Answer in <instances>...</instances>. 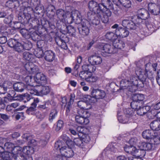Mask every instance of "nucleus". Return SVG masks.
<instances>
[{
	"label": "nucleus",
	"instance_id": "obj_12",
	"mask_svg": "<svg viewBox=\"0 0 160 160\" xmlns=\"http://www.w3.org/2000/svg\"><path fill=\"white\" fill-rule=\"evenodd\" d=\"M138 77L136 76H132L130 77L129 82L131 87V88H129L130 92H134L137 90L138 85Z\"/></svg>",
	"mask_w": 160,
	"mask_h": 160
},
{
	"label": "nucleus",
	"instance_id": "obj_22",
	"mask_svg": "<svg viewBox=\"0 0 160 160\" xmlns=\"http://www.w3.org/2000/svg\"><path fill=\"white\" fill-rule=\"evenodd\" d=\"M56 26L61 32L64 34L67 33L68 26L62 20H58L56 23Z\"/></svg>",
	"mask_w": 160,
	"mask_h": 160
},
{
	"label": "nucleus",
	"instance_id": "obj_34",
	"mask_svg": "<svg viewBox=\"0 0 160 160\" xmlns=\"http://www.w3.org/2000/svg\"><path fill=\"white\" fill-rule=\"evenodd\" d=\"M141 148H139L138 149H137L136 147L134 151L133 155L134 156L142 158L144 157L146 153V152L144 150L141 149Z\"/></svg>",
	"mask_w": 160,
	"mask_h": 160
},
{
	"label": "nucleus",
	"instance_id": "obj_59",
	"mask_svg": "<svg viewBox=\"0 0 160 160\" xmlns=\"http://www.w3.org/2000/svg\"><path fill=\"white\" fill-rule=\"evenodd\" d=\"M98 77L94 76H89L88 78L86 79V81L89 82H96L98 80Z\"/></svg>",
	"mask_w": 160,
	"mask_h": 160
},
{
	"label": "nucleus",
	"instance_id": "obj_14",
	"mask_svg": "<svg viewBox=\"0 0 160 160\" xmlns=\"http://www.w3.org/2000/svg\"><path fill=\"white\" fill-rule=\"evenodd\" d=\"M34 81L41 85L47 83V79L46 76L41 72L37 73L34 76Z\"/></svg>",
	"mask_w": 160,
	"mask_h": 160
},
{
	"label": "nucleus",
	"instance_id": "obj_13",
	"mask_svg": "<svg viewBox=\"0 0 160 160\" xmlns=\"http://www.w3.org/2000/svg\"><path fill=\"white\" fill-rule=\"evenodd\" d=\"M39 100L38 98H35L33 102L31 104V106L26 110V113L30 115H34L36 111V107L39 102Z\"/></svg>",
	"mask_w": 160,
	"mask_h": 160
},
{
	"label": "nucleus",
	"instance_id": "obj_17",
	"mask_svg": "<svg viewBox=\"0 0 160 160\" xmlns=\"http://www.w3.org/2000/svg\"><path fill=\"white\" fill-rule=\"evenodd\" d=\"M115 33H116L117 38L119 37L121 38L127 37L129 35V32L126 28L120 27L115 30Z\"/></svg>",
	"mask_w": 160,
	"mask_h": 160
},
{
	"label": "nucleus",
	"instance_id": "obj_8",
	"mask_svg": "<svg viewBox=\"0 0 160 160\" xmlns=\"http://www.w3.org/2000/svg\"><path fill=\"white\" fill-rule=\"evenodd\" d=\"M136 17V19L138 21H139L140 23L142 22V20H145L148 19L150 17V14L149 12L147 10L142 8L138 10L137 16H134Z\"/></svg>",
	"mask_w": 160,
	"mask_h": 160
},
{
	"label": "nucleus",
	"instance_id": "obj_35",
	"mask_svg": "<svg viewBox=\"0 0 160 160\" xmlns=\"http://www.w3.org/2000/svg\"><path fill=\"white\" fill-rule=\"evenodd\" d=\"M21 46L22 48L21 50V51H19V52H22L23 49L29 50L32 47V43L30 41H26L24 42L23 44L21 43Z\"/></svg>",
	"mask_w": 160,
	"mask_h": 160
},
{
	"label": "nucleus",
	"instance_id": "obj_27",
	"mask_svg": "<svg viewBox=\"0 0 160 160\" xmlns=\"http://www.w3.org/2000/svg\"><path fill=\"white\" fill-rule=\"evenodd\" d=\"M138 147L145 151L146 150H151L152 148L153 144L149 142H142L139 144Z\"/></svg>",
	"mask_w": 160,
	"mask_h": 160
},
{
	"label": "nucleus",
	"instance_id": "obj_55",
	"mask_svg": "<svg viewBox=\"0 0 160 160\" xmlns=\"http://www.w3.org/2000/svg\"><path fill=\"white\" fill-rule=\"evenodd\" d=\"M49 24V22L48 21L43 18L40 19V25H41L46 30L48 27Z\"/></svg>",
	"mask_w": 160,
	"mask_h": 160
},
{
	"label": "nucleus",
	"instance_id": "obj_47",
	"mask_svg": "<svg viewBox=\"0 0 160 160\" xmlns=\"http://www.w3.org/2000/svg\"><path fill=\"white\" fill-rule=\"evenodd\" d=\"M3 87H4L6 92L8 90L12 89L13 87V84L10 81H6L3 83Z\"/></svg>",
	"mask_w": 160,
	"mask_h": 160
},
{
	"label": "nucleus",
	"instance_id": "obj_1",
	"mask_svg": "<svg viewBox=\"0 0 160 160\" xmlns=\"http://www.w3.org/2000/svg\"><path fill=\"white\" fill-rule=\"evenodd\" d=\"M63 143L61 141H57L55 144L54 148L59 151L61 154L65 157L68 158L72 157L74 155V151L70 148H66V146H63Z\"/></svg>",
	"mask_w": 160,
	"mask_h": 160
},
{
	"label": "nucleus",
	"instance_id": "obj_30",
	"mask_svg": "<svg viewBox=\"0 0 160 160\" xmlns=\"http://www.w3.org/2000/svg\"><path fill=\"white\" fill-rule=\"evenodd\" d=\"M28 22L30 23L31 27L33 28H38L40 25V21L36 18L30 17Z\"/></svg>",
	"mask_w": 160,
	"mask_h": 160
},
{
	"label": "nucleus",
	"instance_id": "obj_15",
	"mask_svg": "<svg viewBox=\"0 0 160 160\" xmlns=\"http://www.w3.org/2000/svg\"><path fill=\"white\" fill-rule=\"evenodd\" d=\"M18 148V150H16L17 151L16 153H12V158L15 160H27V156L23 153L22 151H21V148Z\"/></svg>",
	"mask_w": 160,
	"mask_h": 160
},
{
	"label": "nucleus",
	"instance_id": "obj_16",
	"mask_svg": "<svg viewBox=\"0 0 160 160\" xmlns=\"http://www.w3.org/2000/svg\"><path fill=\"white\" fill-rule=\"evenodd\" d=\"M92 96L96 99H102L106 95L105 92L99 89H93L91 92Z\"/></svg>",
	"mask_w": 160,
	"mask_h": 160
},
{
	"label": "nucleus",
	"instance_id": "obj_57",
	"mask_svg": "<svg viewBox=\"0 0 160 160\" xmlns=\"http://www.w3.org/2000/svg\"><path fill=\"white\" fill-rule=\"evenodd\" d=\"M13 18L11 15L6 17L4 20V22L5 23L8 25L9 26L12 25L11 22L12 21Z\"/></svg>",
	"mask_w": 160,
	"mask_h": 160
},
{
	"label": "nucleus",
	"instance_id": "obj_20",
	"mask_svg": "<svg viewBox=\"0 0 160 160\" xmlns=\"http://www.w3.org/2000/svg\"><path fill=\"white\" fill-rule=\"evenodd\" d=\"M64 39L63 37L61 38L59 36H57L55 38L57 44L62 48L67 50L68 48Z\"/></svg>",
	"mask_w": 160,
	"mask_h": 160
},
{
	"label": "nucleus",
	"instance_id": "obj_48",
	"mask_svg": "<svg viewBox=\"0 0 160 160\" xmlns=\"http://www.w3.org/2000/svg\"><path fill=\"white\" fill-rule=\"evenodd\" d=\"M140 74L138 76V79L140 82H141L142 83H143V82H145L147 78V77L144 71H140Z\"/></svg>",
	"mask_w": 160,
	"mask_h": 160
},
{
	"label": "nucleus",
	"instance_id": "obj_46",
	"mask_svg": "<svg viewBox=\"0 0 160 160\" xmlns=\"http://www.w3.org/2000/svg\"><path fill=\"white\" fill-rule=\"evenodd\" d=\"M151 141L153 142L154 144H159L160 143V136L157 133H155L153 137L151 139Z\"/></svg>",
	"mask_w": 160,
	"mask_h": 160
},
{
	"label": "nucleus",
	"instance_id": "obj_6",
	"mask_svg": "<svg viewBox=\"0 0 160 160\" xmlns=\"http://www.w3.org/2000/svg\"><path fill=\"white\" fill-rule=\"evenodd\" d=\"M32 9L30 6L24 7L23 12H20L18 15V19L20 22L23 23L28 22L31 17L29 12Z\"/></svg>",
	"mask_w": 160,
	"mask_h": 160
},
{
	"label": "nucleus",
	"instance_id": "obj_60",
	"mask_svg": "<svg viewBox=\"0 0 160 160\" xmlns=\"http://www.w3.org/2000/svg\"><path fill=\"white\" fill-rule=\"evenodd\" d=\"M37 46L38 49L43 50L45 45L44 42L43 40H39L37 42Z\"/></svg>",
	"mask_w": 160,
	"mask_h": 160
},
{
	"label": "nucleus",
	"instance_id": "obj_4",
	"mask_svg": "<svg viewBox=\"0 0 160 160\" xmlns=\"http://www.w3.org/2000/svg\"><path fill=\"white\" fill-rule=\"evenodd\" d=\"M81 27L78 28L79 36L80 37L84 38L87 36L89 33V27L90 24L89 22L87 19H83L81 23Z\"/></svg>",
	"mask_w": 160,
	"mask_h": 160
},
{
	"label": "nucleus",
	"instance_id": "obj_2",
	"mask_svg": "<svg viewBox=\"0 0 160 160\" xmlns=\"http://www.w3.org/2000/svg\"><path fill=\"white\" fill-rule=\"evenodd\" d=\"M97 47L101 51V54L104 57L109 56L110 54H113L117 52V50L114 48L113 45L109 43L98 45Z\"/></svg>",
	"mask_w": 160,
	"mask_h": 160
},
{
	"label": "nucleus",
	"instance_id": "obj_31",
	"mask_svg": "<svg viewBox=\"0 0 160 160\" xmlns=\"http://www.w3.org/2000/svg\"><path fill=\"white\" fill-rule=\"evenodd\" d=\"M132 100L144 104L143 100L144 98V95L143 94L139 93L133 94L132 95Z\"/></svg>",
	"mask_w": 160,
	"mask_h": 160
},
{
	"label": "nucleus",
	"instance_id": "obj_56",
	"mask_svg": "<svg viewBox=\"0 0 160 160\" xmlns=\"http://www.w3.org/2000/svg\"><path fill=\"white\" fill-rule=\"evenodd\" d=\"M88 73L89 72H88L83 70L80 72L79 76L81 79H85L86 81V79L88 78V77L89 76L88 75Z\"/></svg>",
	"mask_w": 160,
	"mask_h": 160
},
{
	"label": "nucleus",
	"instance_id": "obj_63",
	"mask_svg": "<svg viewBox=\"0 0 160 160\" xmlns=\"http://www.w3.org/2000/svg\"><path fill=\"white\" fill-rule=\"evenodd\" d=\"M31 96L29 94L27 93L22 94V100H23L24 102H26L30 100L31 98Z\"/></svg>",
	"mask_w": 160,
	"mask_h": 160
},
{
	"label": "nucleus",
	"instance_id": "obj_19",
	"mask_svg": "<svg viewBox=\"0 0 160 160\" xmlns=\"http://www.w3.org/2000/svg\"><path fill=\"white\" fill-rule=\"evenodd\" d=\"M4 150H6L8 152H12V153H14L16 152V150H18V148H20L18 146H15L11 142H8L4 144Z\"/></svg>",
	"mask_w": 160,
	"mask_h": 160
},
{
	"label": "nucleus",
	"instance_id": "obj_3",
	"mask_svg": "<svg viewBox=\"0 0 160 160\" xmlns=\"http://www.w3.org/2000/svg\"><path fill=\"white\" fill-rule=\"evenodd\" d=\"M88 18L91 21V23L93 27L97 29H103V26L101 24L99 16L97 14L93 13V12H89L88 13Z\"/></svg>",
	"mask_w": 160,
	"mask_h": 160
},
{
	"label": "nucleus",
	"instance_id": "obj_51",
	"mask_svg": "<svg viewBox=\"0 0 160 160\" xmlns=\"http://www.w3.org/2000/svg\"><path fill=\"white\" fill-rule=\"evenodd\" d=\"M74 144L77 146L82 148L84 145V143L83 142L82 138H75L74 139Z\"/></svg>",
	"mask_w": 160,
	"mask_h": 160
},
{
	"label": "nucleus",
	"instance_id": "obj_45",
	"mask_svg": "<svg viewBox=\"0 0 160 160\" xmlns=\"http://www.w3.org/2000/svg\"><path fill=\"white\" fill-rule=\"evenodd\" d=\"M143 104L137 101L132 100L130 103V106L132 109H134L137 111L138 109L141 107V105Z\"/></svg>",
	"mask_w": 160,
	"mask_h": 160
},
{
	"label": "nucleus",
	"instance_id": "obj_54",
	"mask_svg": "<svg viewBox=\"0 0 160 160\" xmlns=\"http://www.w3.org/2000/svg\"><path fill=\"white\" fill-rule=\"evenodd\" d=\"M44 50L37 49L34 52L35 55L38 58H42L44 55Z\"/></svg>",
	"mask_w": 160,
	"mask_h": 160
},
{
	"label": "nucleus",
	"instance_id": "obj_33",
	"mask_svg": "<svg viewBox=\"0 0 160 160\" xmlns=\"http://www.w3.org/2000/svg\"><path fill=\"white\" fill-rule=\"evenodd\" d=\"M150 126L152 130L158 131L160 130V120H154L150 124Z\"/></svg>",
	"mask_w": 160,
	"mask_h": 160
},
{
	"label": "nucleus",
	"instance_id": "obj_58",
	"mask_svg": "<svg viewBox=\"0 0 160 160\" xmlns=\"http://www.w3.org/2000/svg\"><path fill=\"white\" fill-rule=\"evenodd\" d=\"M9 152L8 151L4 152L1 153L0 156L4 159L5 160H8L10 158Z\"/></svg>",
	"mask_w": 160,
	"mask_h": 160
},
{
	"label": "nucleus",
	"instance_id": "obj_37",
	"mask_svg": "<svg viewBox=\"0 0 160 160\" xmlns=\"http://www.w3.org/2000/svg\"><path fill=\"white\" fill-rule=\"evenodd\" d=\"M113 46L114 48L122 49L125 47L124 42L121 40H118L117 41H114L113 43Z\"/></svg>",
	"mask_w": 160,
	"mask_h": 160
},
{
	"label": "nucleus",
	"instance_id": "obj_36",
	"mask_svg": "<svg viewBox=\"0 0 160 160\" xmlns=\"http://www.w3.org/2000/svg\"><path fill=\"white\" fill-rule=\"evenodd\" d=\"M120 87L123 89H127L129 91V88H131L129 80H122L120 82Z\"/></svg>",
	"mask_w": 160,
	"mask_h": 160
},
{
	"label": "nucleus",
	"instance_id": "obj_32",
	"mask_svg": "<svg viewBox=\"0 0 160 160\" xmlns=\"http://www.w3.org/2000/svg\"><path fill=\"white\" fill-rule=\"evenodd\" d=\"M13 88L15 91L22 92L25 89V85L22 82H18L13 84Z\"/></svg>",
	"mask_w": 160,
	"mask_h": 160
},
{
	"label": "nucleus",
	"instance_id": "obj_7",
	"mask_svg": "<svg viewBox=\"0 0 160 160\" xmlns=\"http://www.w3.org/2000/svg\"><path fill=\"white\" fill-rule=\"evenodd\" d=\"M8 46L13 49V50L18 52L22 49L21 43L20 42L19 39L11 38L7 42Z\"/></svg>",
	"mask_w": 160,
	"mask_h": 160
},
{
	"label": "nucleus",
	"instance_id": "obj_24",
	"mask_svg": "<svg viewBox=\"0 0 160 160\" xmlns=\"http://www.w3.org/2000/svg\"><path fill=\"white\" fill-rule=\"evenodd\" d=\"M45 59L48 62H51L55 58L54 53L51 50H47L44 52Z\"/></svg>",
	"mask_w": 160,
	"mask_h": 160
},
{
	"label": "nucleus",
	"instance_id": "obj_50",
	"mask_svg": "<svg viewBox=\"0 0 160 160\" xmlns=\"http://www.w3.org/2000/svg\"><path fill=\"white\" fill-rule=\"evenodd\" d=\"M67 33H68L72 36L75 37L76 35V29L75 27L72 25L68 26Z\"/></svg>",
	"mask_w": 160,
	"mask_h": 160
},
{
	"label": "nucleus",
	"instance_id": "obj_39",
	"mask_svg": "<svg viewBox=\"0 0 160 160\" xmlns=\"http://www.w3.org/2000/svg\"><path fill=\"white\" fill-rule=\"evenodd\" d=\"M22 151L23 153L25 154L28 157V155H31L34 152L33 148L32 147L29 146H25L23 148Z\"/></svg>",
	"mask_w": 160,
	"mask_h": 160
},
{
	"label": "nucleus",
	"instance_id": "obj_23",
	"mask_svg": "<svg viewBox=\"0 0 160 160\" xmlns=\"http://www.w3.org/2000/svg\"><path fill=\"white\" fill-rule=\"evenodd\" d=\"M151 108L149 106H143V105H141V107L137 110V114L140 116H142L149 112Z\"/></svg>",
	"mask_w": 160,
	"mask_h": 160
},
{
	"label": "nucleus",
	"instance_id": "obj_11",
	"mask_svg": "<svg viewBox=\"0 0 160 160\" xmlns=\"http://www.w3.org/2000/svg\"><path fill=\"white\" fill-rule=\"evenodd\" d=\"M36 92L38 95H47L50 92V88L48 86H43L42 84L36 85Z\"/></svg>",
	"mask_w": 160,
	"mask_h": 160
},
{
	"label": "nucleus",
	"instance_id": "obj_26",
	"mask_svg": "<svg viewBox=\"0 0 160 160\" xmlns=\"http://www.w3.org/2000/svg\"><path fill=\"white\" fill-rule=\"evenodd\" d=\"M99 4L100 5H101L103 7L102 8V10H101L105 11V10H106L108 7L110 9H113L112 8L113 4L110 0H101V3Z\"/></svg>",
	"mask_w": 160,
	"mask_h": 160
},
{
	"label": "nucleus",
	"instance_id": "obj_10",
	"mask_svg": "<svg viewBox=\"0 0 160 160\" xmlns=\"http://www.w3.org/2000/svg\"><path fill=\"white\" fill-rule=\"evenodd\" d=\"M88 5L90 10L93 12V13L96 14L100 13V12L102 10V8L103 7L102 5H100L99 4L93 0L90 1Z\"/></svg>",
	"mask_w": 160,
	"mask_h": 160
},
{
	"label": "nucleus",
	"instance_id": "obj_44",
	"mask_svg": "<svg viewBox=\"0 0 160 160\" xmlns=\"http://www.w3.org/2000/svg\"><path fill=\"white\" fill-rule=\"evenodd\" d=\"M102 10H101L100 12V13L97 14V16L101 18V20L102 22L104 23H107L109 21L108 17L106 15L103 14Z\"/></svg>",
	"mask_w": 160,
	"mask_h": 160
},
{
	"label": "nucleus",
	"instance_id": "obj_28",
	"mask_svg": "<svg viewBox=\"0 0 160 160\" xmlns=\"http://www.w3.org/2000/svg\"><path fill=\"white\" fill-rule=\"evenodd\" d=\"M82 70L88 72L90 73L94 72L96 70V67L92 64H85L82 66Z\"/></svg>",
	"mask_w": 160,
	"mask_h": 160
},
{
	"label": "nucleus",
	"instance_id": "obj_29",
	"mask_svg": "<svg viewBox=\"0 0 160 160\" xmlns=\"http://www.w3.org/2000/svg\"><path fill=\"white\" fill-rule=\"evenodd\" d=\"M79 115H77L75 116V121L76 122L80 124L87 125L89 122L88 118H83L79 113Z\"/></svg>",
	"mask_w": 160,
	"mask_h": 160
},
{
	"label": "nucleus",
	"instance_id": "obj_18",
	"mask_svg": "<svg viewBox=\"0 0 160 160\" xmlns=\"http://www.w3.org/2000/svg\"><path fill=\"white\" fill-rule=\"evenodd\" d=\"M73 22L77 24L81 23L82 19H81V16L78 11H72L71 16Z\"/></svg>",
	"mask_w": 160,
	"mask_h": 160
},
{
	"label": "nucleus",
	"instance_id": "obj_38",
	"mask_svg": "<svg viewBox=\"0 0 160 160\" xmlns=\"http://www.w3.org/2000/svg\"><path fill=\"white\" fill-rule=\"evenodd\" d=\"M56 14L59 20H62L66 17V14L64 11L62 9H59L57 11Z\"/></svg>",
	"mask_w": 160,
	"mask_h": 160
},
{
	"label": "nucleus",
	"instance_id": "obj_9",
	"mask_svg": "<svg viewBox=\"0 0 160 160\" xmlns=\"http://www.w3.org/2000/svg\"><path fill=\"white\" fill-rule=\"evenodd\" d=\"M148 8L149 12L153 15L157 16L160 13V6L154 3H148Z\"/></svg>",
	"mask_w": 160,
	"mask_h": 160
},
{
	"label": "nucleus",
	"instance_id": "obj_61",
	"mask_svg": "<svg viewBox=\"0 0 160 160\" xmlns=\"http://www.w3.org/2000/svg\"><path fill=\"white\" fill-rule=\"evenodd\" d=\"M63 122L61 120H58L57 122V127L56 128L55 130L57 131L60 130L63 127Z\"/></svg>",
	"mask_w": 160,
	"mask_h": 160
},
{
	"label": "nucleus",
	"instance_id": "obj_53",
	"mask_svg": "<svg viewBox=\"0 0 160 160\" xmlns=\"http://www.w3.org/2000/svg\"><path fill=\"white\" fill-rule=\"evenodd\" d=\"M24 81L27 84L34 85L33 83V82L34 81V78H33L32 76H26L24 79Z\"/></svg>",
	"mask_w": 160,
	"mask_h": 160
},
{
	"label": "nucleus",
	"instance_id": "obj_21",
	"mask_svg": "<svg viewBox=\"0 0 160 160\" xmlns=\"http://www.w3.org/2000/svg\"><path fill=\"white\" fill-rule=\"evenodd\" d=\"M89 62L92 65H98L102 62V59L101 57L97 55H92L88 59Z\"/></svg>",
	"mask_w": 160,
	"mask_h": 160
},
{
	"label": "nucleus",
	"instance_id": "obj_62",
	"mask_svg": "<svg viewBox=\"0 0 160 160\" xmlns=\"http://www.w3.org/2000/svg\"><path fill=\"white\" fill-rule=\"evenodd\" d=\"M34 115L38 119L41 120H42L45 117L44 113H42L39 111H37Z\"/></svg>",
	"mask_w": 160,
	"mask_h": 160
},
{
	"label": "nucleus",
	"instance_id": "obj_52",
	"mask_svg": "<svg viewBox=\"0 0 160 160\" xmlns=\"http://www.w3.org/2000/svg\"><path fill=\"white\" fill-rule=\"evenodd\" d=\"M124 112L128 118L133 116L134 114L133 110L130 108H125L123 110Z\"/></svg>",
	"mask_w": 160,
	"mask_h": 160
},
{
	"label": "nucleus",
	"instance_id": "obj_64",
	"mask_svg": "<svg viewBox=\"0 0 160 160\" xmlns=\"http://www.w3.org/2000/svg\"><path fill=\"white\" fill-rule=\"evenodd\" d=\"M22 23L20 21L14 22L13 27L15 29H20L23 26Z\"/></svg>",
	"mask_w": 160,
	"mask_h": 160
},
{
	"label": "nucleus",
	"instance_id": "obj_41",
	"mask_svg": "<svg viewBox=\"0 0 160 160\" xmlns=\"http://www.w3.org/2000/svg\"><path fill=\"white\" fill-rule=\"evenodd\" d=\"M107 39L111 41L112 42L114 41L117 38V37L116 33L112 32H108L105 35Z\"/></svg>",
	"mask_w": 160,
	"mask_h": 160
},
{
	"label": "nucleus",
	"instance_id": "obj_5",
	"mask_svg": "<svg viewBox=\"0 0 160 160\" xmlns=\"http://www.w3.org/2000/svg\"><path fill=\"white\" fill-rule=\"evenodd\" d=\"M131 20L124 19L122 22V26L125 28L130 30H134L136 28V24H139L140 23L136 19V17L134 16L131 18Z\"/></svg>",
	"mask_w": 160,
	"mask_h": 160
},
{
	"label": "nucleus",
	"instance_id": "obj_49",
	"mask_svg": "<svg viewBox=\"0 0 160 160\" xmlns=\"http://www.w3.org/2000/svg\"><path fill=\"white\" fill-rule=\"evenodd\" d=\"M23 58L26 60L30 61L32 60L33 55L28 52H24L22 54Z\"/></svg>",
	"mask_w": 160,
	"mask_h": 160
},
{
	"label": "nucleus",
	"instance_id": "obj_43",
	"mask_svg": "<svg viewBox=\"0 0 160 160\" xmlns=\"http://www.w3.org/2000/svg\"><path fill=\"white\" fill-rule=\"evenodd\" d=\"M135 147L133 146H128L126 145L123 148L125 151L129 154H131L133 155Z\"/></svg>",
	"mask_w": 160,
	"mask_h": 160
},
{
	"label": "nucleus",
	"instance_id": "obj_42",
	"mask_svg": "<svg viewBox=\"0 0 160 160\" xmlns=\"http://www.w3.org/2000/svg\"><path fill=\"white\" fill-rule=\"evenodd\" d=\"M34 12L35 13L38 15L43 14L44 12V7L41 4L35 6Z\"/></svg>",
	"mask_w": 160,
	"mask_h": 160
},
{
	"label": "nucleus",
	"instance_id": "obj_40",
	"mask_svg": "<svg viewBox=\"0 0 160 160\" xmlns=\"http://www.w3.org/2000/svg\"><path fill=\"white\" fill-rule=\"evenodd\" d=\"M27 38H31L34 41H36L38 40L39 39V36L36 32H34L32 33L29 32H27Z\"/></svg>",
	"mask_w": 160,
	"mask_h": 160
},
{
	"label": "nucleus",
	"instance_id": "obj_25",
	"mask_svg": "<svg viewBox=\"0 0 160 160\" xmlns=\"http://www.w3.org/2000/svg\"><path fill=\"white\" fill-rule=\"evenodd\" d=\"M155 134L154 131L152 130H146L143 132L142 135L143 137L147 140H151Z\"/></svg>",
	"mask_w": 160,
	"mask_h": 160
}]
</instances>
